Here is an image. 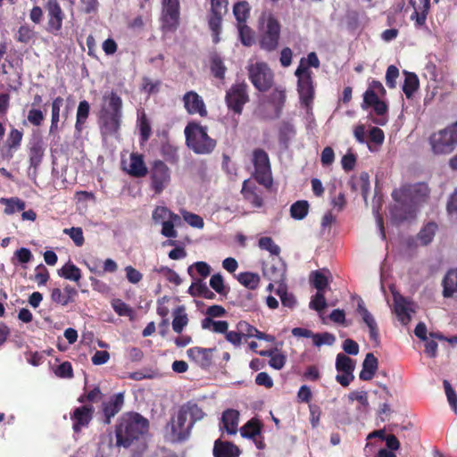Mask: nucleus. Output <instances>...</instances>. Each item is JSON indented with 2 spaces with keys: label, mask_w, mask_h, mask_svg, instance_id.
Instances as JSON below:
<instances>
[{
  "label": "nucleus",
  "mask_w": 457,
  "mask_h": 457,
  "mask_svg": "<svg viewBox=\"0 0 457 457\" xmlns=\"http://www.w3.org/2000/svg\"><path fill=\"white\" fill-rule=\"evenodd\" d=\"M436 229L437 225L436 222L431 221L427 223L418 234V238L420 241V243L423 245H427L429 243H431L435 237Z\"/></svg>",
  "instance_id": "obj_36"
},
{
  "label": "nucleus",
  "mask_w": 457,
  "mask_h": 457,
  "mask_svg": "<svg viewBox=\"0 0 457 457\" xmlns=\"http://www.w3.org/2000/svg\"><path fill=\"white\" fill-rule=\"evenodd\" d=\"M405 79L403 85V91L406 97L410 99L413 93L419 88L420 82L418 76L413 72L405 71Z\"/></svg>",
  "instance_id": "obj_33"
},
{
  "label": "nucleus",
  "mask_w": 457,
  "mask_h": 457,
  "mask_svg": "<svg viewBox=\"0 0 457 457\" xmlns=\"http://www.w3.org/2000/svg\"><path fill=\"white\" fill-rule=\"evenodd\" d=\"M44 8L47 15L46 30L52 35H59L65 19V13L60 3L58 0H47L44 4Z\"/></svg>",
  "instance_id": "obj_13"
},
{
  "label": "nucleus",
  "mask_w": 457,
  "mask_h": 457,
  "mask_svg": "<svg viewBox=\"0 0 457 457\" xmlns=\"http://www.w3.org/2000/svg\"><path fill=\"white\" fill-rule=\"evenodd\" d=\"M90 104L87 100H82L79 103L77 113H76V123L75 129L78 132H81L84 129V125L89 116Z\"/></svg>",
  "instance_id": "obj_31"
},
{
  "label": "nucleus",
  "mask_w": 457,
  "mask_h": 457,
  "mask_svg": "<svg viewBox=\"0 0 457 457\" xmlns=\"http://www.w3.org/2000/svg\"><path fill=\"white\" fill-rule=\"evenodd\" d=\"M15 39L22 44H29L35 37V31L29 25H21L14 36Z\"/></svg>",
  "instance_id": "obj_42"
},
{
  "label": "nucleus",
  "mask_w": 457,
  "mask_h": 457,
  "mask_svg": "<svg viewBox=\"0 0 457 457\" xmlns=\"http://www.w3.org/2000/svg\"><path fill=\"white\" fill-rule=\"evenodd\" d=\"M112 307L119 316L132 318L134 315L133 309L120 299H114L112 302Z\"/></svg>",
  "instance_id": "obj_46"
},
{
  "label": "nucleus",
  "mask_w": 457,
  "mask_h": 457,
  "mask_svg": "<svg viewBox=\"0 0 457 457\" xmlns=\"http://www.w3.org/2000/svg\"><path fill=\"white\" fill-rule=\"evenodd\" d=\"M253 163L254 166L253 177L255 180L265 187H270L272 184V178L268 154L263 149H254L253 152Z\"/></svg>",
  "instance_id": "obj_10"
},
{
  "label": "nucleus",
  "mask_w": 457,
  "mask_h": 457,
  "mask_svg": "<svg viewBox=\"0 0 457 457\" xmlns=\"http://www.w3.org/2000/svg\"><path fill=\"white\" fill-rule=\"evenodd\" d=\"M395 312L402 323L407 324L411 320L404 298L395 299Z\"/></svg>",
  "instance_id": "obj_40"
},
{
  "label": "nucleus",
  "mask_w": 457,
  "mask_h": 457,
  "mask_svg": "<svg viewBox=\"0 0 457 457\" xmlns=\"http://www.w3.org/2000/svg\"><path fill=\"white\" fill-rule=\"evenodd\" d=\"M428 11L429 9H426L423 6L421 11H418L416 8L414 9V12L411 15V20L414 21L416 28L425 26Z\"/></svg>",
  "instance_id": "obj_57"
},
{
  "label": "nucleus",
  "mask_w": 457,
  "mask_h": 457,
  "mask_svg": "<svg viewBox=\"0 0 457 457\" xmlns=\"http://www.w3.org/2000/svg\"><path fill=\"white\" fill-rule=\"evenodd\" d=\"M170 179V170L162 161L153 162L150 169V185L156 195H160L168 187Z\"/></svg>",
  "instance_id": "obj_12"
},
{
  "label": "nucleus",
  "mask_w": 457,
  "mask_h": 457,
  "mask_svg": "<svg viewBox=\"0 0 457 457\" xmlns=\"http://www.w3.org/2000/svg\"><path fill=\"white\" fill-rule=\"evenodd\" d=\"M304 72L303 68H296L295 76L297 78V92L300 101L304 106L310 107L314 98V82L312 74Z\"/></svg>",
  "instance_id": "obj_14"
},
{
  "label": "nucleus",
  "mask_w": 457,
  "mask_h": 457,
  "mask_svg": "<svg viewBox=\"0 0 457 457\" xmlns=\"http://www.w3.org/2000/svg\"><path fill=\"white\" fill-rule=\"evenodd\" d=\"M35 280L38 284V286L46 285L49 279V272L47 269L40 264L36 268Z\"/></svg>",
  "instance_id": "obj_62"
},
{
  "label": "nucleus",
  "mask_w": 457,
  "mask_h": 457,
  "mask_svg": "<svg viewBox=\"0 0 457 457\" xmlns=\"http://www.w3.org/2000/svg\"><path fill=\"white\" fill-rule=\"evenodd\" d=\"M259 247L266 250L272 255H278L280 253V247L275 244L270 237H262L258 241Z\"/></svg>",
  "instance_id": "obj_48"
},
{
  "label": "nucleus",
  "mask_w": 457,
  "mask_h": 457,
  "mask_svg": "<svg viewBox=\"0 0 457 457\" xmlns=\"http://www.w3.org/2000/svg\"><path fill=\"white\" fill-rule=\"evenodd\" d=\"M256 295L251 292H246L245 295H240V305L246 311H253L256 309L257 303Z\"/></svg>",
  "instance_id": "obj_55"
},
{
  "label": "nucleus",
  "mask_w": 457,
  "mask_h": 457,
  "mask_svg": "<svg viewBox=\"0 0 457 457\" xmlns=\"http://www.w3.org/2000/svg\"><path fill=\"white\" fill-rule=\"evenodd\" d=\"M182 216L184 220L193 228H203L204 226L203 218L198 214L184 211Z\"/></svg>",
  "instance_id": "obj_53"
},
{
  "label": "nucleus",
  "mask_w": 457,
  "mask_h": 457,
  "mask_svg": "<svg viewBox=\"0 0 457 457\" xmlns=\"http://www.w3.org/2000/svg\"><path fill=\"white\" fill-rule=\"evenodd\" d=\"M63 99L61 96L55 97L51 104V125L49 134H56L59 130L60 110L62 105Z\"/></svg>",
  "instance_id": "obj_29"
},
{
  "label": "nucleus",
  "mask_w": 457,
  "mask_h": 457,
  "mask_svg": "<svg viewBox=\"0 0 457 457\" xmlns=\"http://www.w3.org/2000/svg\"><path fill=\"white\" fill-rule=\"evenodd\" d=\"M248 85L245 80L236 81L226 91L225 103L228 110L239 116L242 114L244 106L250 101Z\"/></svg>",
  "instance_id": "obj_7"
},
{
  "label": "nucleus",
  "mask_w": 457,
  "mask_h": 457,
  "mask_svg": "<svg viewBox=\"0 0 457 457\" xmlns=\"http://www.w3.org/2000/svg\"><path fill=\"white\" fill-rule=\"evenodd\" d=\"M237 278L241 285L250 290L256 289L259 287L261 280L260 276L257 273L249 271L239 273Z\"/></svg>",
  "instance_id": "obj_34"
},
{
  "label": "nucleus",
  "mask_w": 457,
  "mask_h": 457,
  "mask_svg": "<svg viewBox=\"0 0 457 457\" xmlns=\"http://www.w3.org/2000/svg\"><path fill=\"white\" fill-rule=\"evenodd\" d=\"M125 402L124 393H117L102 401L99 414L104 425H110L112 420L121 411Z\"/></svg>",
  "instance_id": "obj_15"
},
{
  "label": "nucleus",
  "mask_w": 457,
  "mask_h": 457,
  "mask_svg": "<svg viewBox=\"0 0 457 457\" xmlns=\"http://www.w3.org/2000/svg\"><path fill=\"white\" fill-rule=\"evenodd\" d=\"M357 312L362 317V320L369 328L370 338L376 345L379 344V330L378 324L372 314L367 310L364 305L363 300L359 297L357 303Z\"/></svg>",
  "instance_id": "obj_20"
},
{
  "label": "nucleus",
  "mask_w": 457,
  "mask_h": 457,
  "mask_svg": "<svg viewBox=\"0 0 457 457\" xmlns=\"http://www.w3.org/2000/svg\"><path fill=\"white\" fill-rule=\"evenodd\" d=\"M161 154L165 160L170 163H176L179 161L177 147L170 144H164L162 145Z\"/></svg>",
  "instance_id": "obj_49"
},
{
  "label": "nucleus",
  "mask_w": 457,
  "mask_h": 457,
  "mask_svg": "<svg viewBox=\"0 0 457 457\" xmlns=\"http://www.w3.org/2000/svg\"><path fill=\"white\" fill-rule=\"evenodd\" d=\"M29 167L37 170L43 161L45 148L40 138L29 142Z\"/></svg>",
  "instance_id": "obj_23"
},
{
  "label": "nucleus",
  "mask_w": 457,
  "mask_h": 457,
  "mask_svg": "<svg viewBox=\"0 0 457 457\" xmlns=\"http://www.w3.org/2000/svg\"><path fill=\"white\" fill-rule=\"evenodd\" d=\"M312 338H313V344L316 346H320L322 345H332L336 340L334 335L328 333V332H324L321 334H315L312 336Z\"/></svg>",
  "instance_id": "obj_58"
},
{
  "label": "nucleus",
  "mask_w": 457,
  "mask_h": 457,
  "mask_svg": "<svg viewBox=\"0 0 457 457\" xmlns=\"http://www.w3.org/2000/svg\"><path fill=\"white\" fill-rule=\"evenodd\" d=\"M184 133L187 147L196 154H210L217 145L216 140L208 135V128L199 122L189 121Z\"/></svg>",
  "instance_id": "obj_5"
},
{
  "label": "nucleus",
  "mask_w": 457,
  "mask_h": 457,
  "mask_svg": "<svg viewBox=\"0 0 457 457\" xmlns=\"http://www.w3.org/2000/svg\"><path fill=\"white\" fill-rule=\"evenodd\" d=\"M1 202H4L6 206L4 208V213L12 214L15 212H21L25 209V203L19 198H2Z\"/></svg>",
  "instance_id": "obj_45"
},
{
  "label": "nucleus",
  "mask_w": 457,
  "mask_h": 457,
  "mask_svg": "<svg viewBox=\"0 0 457 457\" xmlns=\"http://www.w3.org/2000/svg\"><path fill=\"white\" fill-rule=\"evenodd\" d=\"M240 449L234 443L217 439L214 441L212 454L213 457H238Z\"/></svg>",
  "instance_id": "obj_22"
},
{
  "label": "nucleus",
  "mask_w": 457,
  "mask_h": 457,
  "mask_svg": "<svg viewBox=\"0 0 457 457\" xmlns=\"http://www.w3.org/2000/svg\"><path fill=\"white\" fill-rule=\"evenodd\" d=\"M320 60L314 52H311L307 54L306 58H302L300 60L299 65L297 68H303L305 70L304 73L312 74V71L310 70L311 67L319 68L320 67Z\"/></svg>",
  "instance_id": "obj_43"
},
{
  "label": "nucleus",
  "mask_w": 457,
  "mask_h": 457,
  "mask_svg": "<svg viewBox=\"0 0 457 457\" xmlns=\"http://www.w3.org/2000/svg\"><path fill=\"white\" fill-rule=\"evenodd\" d=\"M33 258V255L29 249L21 247L14 252V256L12 259V262L13 264H15V259L18 261L19 263H28L31 261Z\"/></svg>",
  "instance_id": "obj_56"
},
{
  "label": "nucleus",
  "mask_w": 457,
  "mask_h": 457,
  "mask_svg": "<svg viewBox=\"0 0 457 457\" xmlns=\"http://www.w3.org/2000/svg\"><path fill=\"white\" fill-rule=\"evenodd\" d=\"M262 423L255 418L249 420L241 428L240 433L243 437L253 439L261 436Z\"/></svg>",
  "instance_id": "obj_28"
},
{
  "label": "nucleus",
  "mask_w": 457,
  "mask_h": 457,
  "mask_svg": "<svg viewBox=\"0 0 457 457\" xmlns=\"http://www.w3.org/2000/svg\"><path fill=\"white\" fill-rule=\"evenodd\" d=\"M238 420L239 412L234 409H228L222 413L220 429L228 435H235L237 431Z\"/></svg>",
  "instance_id": "obj_24"
},
{
  "label": "nucleus",
  "mask_w": 457,
  "mask_h": 457,
  "mask_svg": "<svg viewBox=\"0 0 457 457\" xmlns=\"http://www.w3.org/2000/svg\"><path fill=\"white\" fill-rule=\"evenodd\" d=\"M210 287L219 295L226 296L228 290L224 286V280L220 273L214 274L211 277Z\"/></svg>",
  "instance_id": "obj_50"
},
{
  "label": "nucleus",
  "mask_w": 457,
  "mask_h": 457,
  "mask_svg": "<svg viewBox=\"0 0 457 457\" xmlns=\"http://www.w3.org/2000/svg\"><path fill=\"white\" fill-rule=\"evenodd\" d=\"M353 361L344 353H338L336 360V369L338 372L350 373L354 370Z\"/></svg>",
  "instance_id": "obj_38"
},
{
  "label": "nucleus",
  "mask_w": 457,
  "mask_h": 457,
  "mask_svg": "<svg viewBox=\"0 0 457 457\" xmlns=\"http://www.w3.org/2000/svg\"><path fill=\"white\" fill-rule=\"evenodd\" d=\"M127 172L134 178H143L147 174V167L142 154L137 153L130 154V163Z\"/></svg>",
  "instance_id": "obj_26"
},
{
  "label": "nucleus",
  "mask_w": 457,
  "mask_h": 457,
  "mask_svg": "<svg viewBox=\"0 0 457 457\" xmlns=\"http://www.w3.org/2000/svg\"><path fill=\"white\" fill-rule=\"evenodd\" d=\"M247 71L251 83L258 91L264 93L272 87L274 74L266 62H257L250 64Z\"/></svg>",
  "instance_id": "obj_8"
},
{
  "label": "nucleus",
  "mask_w": 457,
  "mask_h": 457,
  "mask_svg": "<svg viewBox=\"0 0 457 457\" xmlns=\"http://www.w3.org/2000/svg\"><path fill=\"white\" fill-rule=\"evenodd\" d=\"M270 102L277 110H281L286 102L285 90L275 88L270 96Z\"/></svg>",
  "instance_id": "obj_52"
},
{
  "label": "nucleus",
  "mask_w": 457,
  "mask_h": 457,
  "mask_svg": "<svg viewBox=\"0 0 457 457\" xmlns=\"http://www.w3.org/2000/svg\"><path fill=\"white\" fill-rule=\"evenodd\" d=\"M309 212V204L305 200H299L294 203L290 207V215L295 220L304 219Z\"/></svg>",
  "instance_id": "obj_37"
},
{
  "label": "nucleus",
  "mask_w": 457,
  "mask_h": 457,
  "mask_svg": "<svg viewBox=\"0 0 457 457\" xmlns=\"http://www.w3.org/2000/svg\"><path fill=\"white\" fill-rule=\"evenodd\" d=\"M27 120L31 125L40 127L45 120V114L40 109L31 108L28 112Z\"/></svg>",
  "instance_id": "obj_54"
},
{
  "label": "nucleus",
  "mask_w": 457,
  "mask_h": 457,
  "mask_svg": "<svg viewBox=\"0 0 457 457\" xmlns=\"http://www.w3.org/2000/svg\"><path fill=\"white\" fill-rule=\"evenodd\" d=\"M55 374L60 378H72L73 377V370H72V366H71V362L64 361V362L61 363L55 370Z\"/></svg>",
  "instance_id": "obj_63"
},
{
  "label": "nucleus",
  "mask_w": 457,
  "mask_h": 457,
  "mask_svg": "<svg viewBox=\"0 0 457 457\" xmlns=\"http://www.w3.org/2000/svg\"><path fill=\"white\" fill-rule=\"evenodd\" d=\"M214 352H216V347L204 348L194 346L187 350V355L189 361L194 362L197 367L207 370L212 365Z\"/></svg>",
  "instance_id": "obj_16"
},
{
  "label": "nucleus",
  "mask_w": 457,
  "mask_h": 457,
  "mask_svg": "<svg viewBox=\"0 0 457 457\" xmlns=\"http://www.w3.org/2000/svg\"><path fill=\"white\" fill-rule=\"evenodd\" d=\"M432 153L436 155H446L457 147V121L446 128L432 133L428 137Z\"/></svg>",
  "instance_id": "obj_6"
},
{
  "label": "nucleus",
  "mask_w": 457,
  "mask_h": 457,
  "mask_svg": "<svg viewBox=\"0 0 457 457\" xmlns=\"http://www.w3.org/2000/svg\"><path fill=\"white\" fill-rule=\"evenodd\" d=\"M205 288L206 283L203 279H195L188 288V294L193 297H202Z\"/></svg>",
  "instance_id": "obj_59"
},
{
  "label": "nucleus",
  "mask_w": 457,
  "mask_h": 457,
  "mask_svg": "<svg viewBox=\"0 0 457 457\" xmlns=\"http://www.w3.org/2000/svg\"><path fill=\"white\" fill-rule=\"evenodd\" d=\"M148 420L139 413L122 414L115 426L117 446L129 447L148 431Z\"/></svg>",
  "instance_id": "obj_3"
},
{
  "label": "nucleus",
  "mask_w": 457,
  "mask_h": 457,
  "mask_svg": "<svg viewBox=\"0 0 457 457\" xmlns=\"http://www.w3.org/2000/svg\"><path fill=\"white\" fill-rule=\"evenodd\" d=\"M327 305L323 292H317L310 303V307L315 311L320 312Z\"/></svg>",
  "instance_id": "obj_61"
},
{
  "label": "nucleus",
  "mask_w": 457,
  "mask_h": 457,
  "mask_svg": "<svg viewBox=\"0 0 457 457\" xmlns=\"http://www.w3.org/2000/svg\"><path fill=\"white\" fill-rule=\"evenodd\" d=\"M237 328L239 330L242 337H253V332H257V328L248 322L241 320L237 324Z\"/></svg>",
  "instance_id": "obj_64"
},
{
  "label": "nucleus",
  "mask_w": 457,
  "mask_h": 457,
  "mask_svg": "<svg viewBox=\"0 0 457 457\" xmlns=\"http://www.w3.org/2000/svg\"><path fill=\"white\" fill-rule=\"evenodd\" d=\"M59 275L65 279L78 282L81 278V270L75 264L68 262L58 271Z\"/></svg>",
  "instance_id": "obj_35"
},
{
  "label": "nucleus",
  "mask_w": 457,
  "mask_h": 457,
  "mask_svg": "<svg viewBox=\"0 0 457 457\" xmlns=\"http://www.w3.org/2000/svg\"><path fill=\"white\" fill-rule=\"evenodd\" d=\"M241 194L245 201L250 203L255 208L263 206L262 191L250 179L243 182Z\"/></svg>",
  "instance_id": "obj_21"
},
{
  "label": "nucleus",
  "mask_w": 457,
  "mask_h": 457,
  "mask_svg": "<svg viewBox=\"0 0 457 457\" xmlns=\"http://www.w3.org/2000/svg\"><path fill=\"white\" fill-rule=\"evenodd\" d=\"M63 233L69 235L77 246H82L84 245L85 238L81 228L72 227L71 228H64Z\"/></svg>",
  "instance_id": "obj_51"
},
{
  "label": "nucleus",
  "mask_w": 457,
  "mask_h": 457,
  "mask_svg": "<svg viewBox=\"0 0 457 457\" xmlns=\"http://www.w3.org/2000/svg\"><path fill=\"white\" fill-rule=\"evenodd\" d=\"M204 411L193 401L182 404L177 415L172 417L168 423L170 427L171 436L174 441L181 442L187 440L195 424L203 420Z\"/></svg>",
  "instance_id": "obj_2"
},
{
  "label": "nucleus",
  "mask_w": 457,
  "mask_h": 457,
  "mask_svg": "<svg viewBox=\"0 0 457 457\" xmlns=\"http://www.w3.org/2000/svg\"><path fill=\"white\" fill-rule=\"evenodd\" d=\"M311 280L313 287L318 290V292H323L324 289L328 286L327 277L319 270L312 272Z\"/></svg>",
  "instance_id": "obj_47"
},
{
  "label": "nucleus",
  "mask_w": 457,
  "mask_h": 457,
  "mask_svg": "<svg viewBox=\"0 0 457 457\" xmlns=\"http://www.w3.org/2000/svg\"><path fill=\"white\" fill-rule=\"evenodd\" d=\"M378 358L375 357L372 353H367L362 362V369L359 375L360 379L363 381L371 380L378 370Z\"/></svg>",
  "instance_id": "obj_25"
},
{
  "label": "nucleus",
  "mask_w": 457,
  "mask_h": 457,
  "mask_svg": "<svg viewBox=\"0 0 457 457\" xmlns=\"http://www.w3.org/2000/svg\"><path fill=\"white\" fill-rule=\"evenodd\" d=\"M454 293H457V269L448 270L443 279L444 297H452Z\"/></svg>",
  "instance_id": "obj_27"
},
{
  "label": "nucleus",
  "mask_w": 457,
  "mask_h": 457,
  "mask_svg": "<svg viewBox=\"0 0 457 457\" xmlns=\"http://www.w3.org/2000/svg\"><path fill=\"white\" fill-rule=\"evenodd\" d=\"M251 6L247 1H239L233 5V14L237 24L246 23L250 17Z\"/></svg>",
  "instance_id": "obj_32"
},
{
  "label": "nucleus",
  "mask_w": 457,
  "mask_h": 457,
  "mask_svg": "<svg viewBox=\"0 0 457 457\" xmlns=\"http://www.w3.org/2000/svg\"><path fill=\"white\" fill-rule=\"evenodd\" d=\"M184 107L190 115L199 114L206 117L208 111L203 98L195 91H188L183 96Z\"/></svg>",
  "instance_id": "obj_19"
},
{
  "label": "nucleus",
  "mask_w": 457,
  "mask_h": 457,
  "mask_svg": "<svg viewBox=\"0 0 457 457\" xmlns=\"http://www.w3.org/2000/svg\"><path fill=\"white\" fill-rule=\"evenodd\" d=\"M399 76V70L395 65H389L386 73V84L389 88H395L396 86V79Z\"/></svg>",
  "instance_id": "obj_60"
},
{
  "label": "nucleus",
  "mask_w": 457,
  "mask_h": 457,
  "mask_svg": "<svg viewBox=\"0 0 457 457\" xmlns=\"http://www.w3.org/2000/svg\"><path fill=\"white\" fill-rule=\"evenodd\" d=\"M22 137L23 132L21 130L12 128L6 139L8 150H17L21 146Z\"/></svg>",
  "instance_id": "obj_39"
},
{
  "label": "nucleus",
  "mask_w": 457,
  "mask_h": 457,
  "mask_svg": "<svg viewBox=\"0 0 457 457\" xmlns=\"http://www.w3.org/2000/svg\"><path fill=\"white\" fill-rule=\"evenodd\" d=\"M188 323L187 314L183 305L178 306L173 312L172 329L180 334Z\"/></svg>",
  "instance_id": "obj_30"
},
{
  "label": "nucleus",
  "mask_w": 457,
  "mask_h": 457,
  "mask_svg": "<svg viewBox=\"0 0 457 457\" xmlns=\"http://www.w3.org/2000/svg\"><path fill=\"white\" fill-rule=\"evenodd\" d=\"M280 31L279 21L272 14H270L266 19L265 28L260 38L261 47L268 52L274 51L278 46Z\"/></svg>",
  "instance_id": "obj_11"
},
{
  "label": "nucleus",
  "mask_w": 457,
  "mask_h": 457,
  "mask_svg": "<svg viewBox=\"0 0 457 457\" xmlns=\"http://www.w3.org/2000/svg\"><path fill=\"white\" fill-rule=\"evenodd\" d=\"M208 15V27L212 32V42L218 44L222 30L223 16L228 12V0H211Z\"/></svg>",
  "instance_id": "obj_9"
},
{
  "label": "nucleus",
  "mask_w": 457,
  "mask_h": 457,
  "mask_svg": "<svg viewBox=\"0 0 457 457\" xmlns=\"http://www.w3.org/2000/svg\"><path fill=\"white\" fill-rule=\"evenodd\" d=\"M429 195L430 188L423 182L395 189L392 192V197L398 205L393 211L394 218L400 222L415 218L416 205L426 203Z\"/></svg>",
  "instance_id": "obj_1"
},
{
  "label": "nucleus",
  "mask_w": 457,
  "mask_h": 457,
  "mask_svg": "<svg viewBox=\"0 0 457 457\" xmlns=\"http://www.w3.org/2000/svg\"><path fill=\"white\" fill-rule=\"evenodd\" d=\"M239 37L242 44L250 46L254 42L253 31L246 23L237 24Z\"/></svg>",
  "instance_id": "obj_44"
},
{
  "label": "nucleus",
  "mask_w": 457,
  "mask_h": 457,
  "mask_svg": "<svg viewBox=\"0 0 457 457\" xmlns=\"http://www.w3.org/2000/svg\"><path fill=\"white\" fill-rule=\"evenodd\" d=\"M94 412L95 408L91 404H84L76 407L71 413L73 431L79 434L81 432L82 428H87L93 420Z\"/></svg>",
  "instance_id": "obj_17"
},
{
  "label": "nucleus",
  "mask_w": 457,
  "mask_h": 457,
  "mask_svg": "<svg viewBox=\"0 0 457 457\" xmlns=\"http://www.w3.org/2000/svg\"><path fill=\"white\" fill-rule=\"evenodd\" d=\"M162 20L169 29H176L179 22V0H163Z\"/></svg>",
  "instance_id": "obj_18"
},
{
  "label": "nucleus",
  "mask_w": 457,
  "mask_h": 457,
  "mask_svg": "<svg viewBox=\"0 0 457 457\" xmlns=\"http://www.w3.org/2000/svg\"><path fill=\"white\" fill-rule=\"evenodd\" d=\"M211 71L212 75L219 79H223L225 78L227 67L224 65L223 61L219 55H214L212 57Z\"/></svg>",
  "instance_id": "obj_41"
},
{
  "label": "nucleus",
  "mask_w": 457,
  "mask_h": 457,
  "mask_svg": "<svg viewBox=\"0 0 457 457\" xmlns=\"http://www.w3.org/2000/svg\"><path fill=\"white\" fill-rule=\"evenodd\" d=\"M104 104L99 111V125L104 135L116 134L121 125L122 99L116 92L112 91L103 97Z\"/></svg>",
  "instance_id": "obj_4"
}]
</instances>
